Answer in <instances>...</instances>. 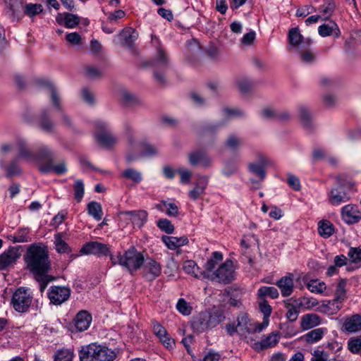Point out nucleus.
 Returning <instances> with one entry per match:
<instances>
[{"instance_id": "f257e3e1", "label": "nucleus", "mask_w": 361, "mask_h": 361, "mask_svg": "<svg viewBox=\"0 0 361 361\" xmlns=\"http://www.w3.org/2000/svg\"><path fill=\"white\" fill-rule=\"evenodd\" d=\"M23 258L25 269L33 274L39 284V290L44 292L48 283L55 280L48 274L51 267L47 247L32 243L28 246Z\"/></svg>"}, {"instance_id": "f03ea898", "label": "nucleus", "mask_w": 361, "mask_h": 361, "mask_svg": "<svg viewBox=\"0 0 361 361\" xmlns=\"http://www.w3.org/2000/svg\"><path fill=\"white\" fill-rule=\"evenodd\" d=\"M116 357L114 351L95 343L82 346L79 351L80 361H114Z\"/></svg>"}, {"instance_id": "7ed1b4c3", "label": "nucleus", "mask_w": 361, "mask_h": 361, "mask_svg": "<svg viewBox=\"0 0 361 361\" xmlns=\"http://www.w3.org/2000/svg\"><path fill=\"white\" fill-rule=\"evenodd\" d=\"M32 299L33 296L30 290L20 287L13 293L11 305L16 312L25 313L29 311Z\"/></svg>"}, {"instance_id": "20e7f679", "label": "nucleus", "mask_w": 361, "mask_h": 361, "mask_svg": "<svg viewBox=\"0 0 361 361\" xmlns=\"http://www.w3.org/2000/svg\"><path fill=\"white\" fill-rule=\"evenodd\" d=\"M94 126L97 130L94 133V138L101 146L109 149L116 144L117 138L109 131V123L98 120L94 122Z\"/></svg>"}, {"instance_id": "39448f33", "label": "nucleus", "mask_w": 361, "mask_h": 361, "mask_svg": "<svg viewBox=\"0 0 361 361\" xmlns=\"http://www.w3.org/2000/svg\"><path fill=\"white\" fill-rule=\"evenodd\" d=\"M144 262L143 255L134 247H130L118 258V264L126 267L130 272L139 269Z\"/></svg>"}, {"instance_id": "423d86ee", "label": "nucleus", "mask_w": 361, "mask_h": 361, "mask_svg": "<svg viewBox=\"0 0 361 361\" xmlns=\"http://www.w3.org/2000/svg\"><path fill=\"white\" fill-rule=\"evenodd\" d=\"M351 182L345 183L340 178H337V184L333 188L329 195V202L334 206L340 205L342 203L348 202L350 196L347 191L353 187Z\"/></svg>"}, {"instance_id": "0eeeda50", "label": "nucleus", "mask_w": 361, "mask_h": 361, "mask_svg": "<svg viewBox=\"0 0 361 361\" xmlns=\"http://www.w3.org/2000/svg\"><path fill=\"white\" fill-rule=\"evenodd\" d=\"M209 279L224 284H228L232 282L235 279L233 262L230 259H226L217 269L209 275Z\"/></svg>"}, {"instance_id": "6e6552de", "label": "nucleus", "mask_w": 361, "mask_h": 361, "mask_svg": "<svg viewBox=\"0 0 361 361\" xmlns=\"http://www.w3.org/2000/svg\"><path fill=\"white\" fill-rule=\"evenodd\" d=\"M55 154L48 147H41L34 160H38L40 162L39 170L43 173H48L52 170V164L54 162Z\"/></svg>"}, {"instance_id": "1a4fd4ad", "label": "nucleus", "mask_w": 361, "mask_h": 361, "mask_svg": "<svg viewBox=\"0 0 361 361\" xmlns=\"http://www.w3.org/2000/svg\"><path fill=\"white\" fill-rule=\"evenodd\" d=\"M169 61L168 56L163 49L157 50L154 59L151 61V65L154 67V77L157 81L160 84H165L166 79L163 73L158 71L159 69L167 68Z\"/></svg>"}, {"instance_id": "9d476101", "label": "nucleus", "mask_w": 361, "mask_h": 361, "mask_svg": "<svg viewBox=\"0 0 361 361\" xmlns=\"http://www.w3.org/2000/svg\"><path fill=\"white\" fill-rule=\"evenodd\" d=\"M71 293V290L67 286H52L49 288L47 295L50 303L60 305L68 300Z\"/></svg>"}, {"instance_id": "9b49d317", "label": "nucleus", "mask_w": 361, "mask_h": 361, "mask_svg": "<svg viewBox=\"0 0 361 361\" xmlns=\"http://www.w3.org/2000/svg\"><path fill=\"white\" fill-rule=\"evenodd\" d=\"M20 257V246L10 247L0 255V271L16 264Z\"/></svg>"}, {"instance_id": "f8f14e48", "label": "nucleus", "mask_w": 361, "mask_h": 361, "mask_svg": "<svg viewBox=\"0 0 361 361\" xmlns=\"http://www.w3.org/2000/svg\"><path fill=\"white\" fill-rule=\"evenodd\" d=\"M80 253L82 255H94L99 257L106 256L109 254L108 245L92 241L85 243L80 249Z\"/></svg>"}, {"instance_id": "ddd939ff", "label": "nucleus", "mask_w": 361, "mask_h": 361, "mask_svg": "<svg viewBox=\"0 0 361 361\" xmlns=\"http://www.w3.org/2000/svg\"><path fill=\"white\" fill-rule=\"evenodd\" d=\"M288 41L290 44V49L295 51L307 45L310 46L311 40L310 39H304L301 35L300 29L298 27L290 28L288 33Z\"/></svg>"}, {"instance_id": "4468645a", "label": "nucleus", "mask_w": 361, "mask_h": 361, "mask_svg": "<svg viewBox=\"0 0 361 361\" xmlns=\"http://www.w3.org/2000/svg\"><path fill=\"white\" fill-rule=\"evenodd\" d=\"M341 215L342 219L347 224H354L361 220V211L355 204H347L341 208Z\"/></svg>"}, {"instance_id": "2eb2a0df", "label": "nucleus", "mask_w": 361, "mask_h": 361, "mask_svg": "<svg viewBox=\"0 0 361 361\" xmlns=\"http://www.w3.org/2000/svg\"><path fill=\"white\" fill-rule=\"evenodd\" d=\"M284 307L287 310L286 317L291 322L297 320L300 312V307L303 306V303L300 300L287 299L284 300Z\"/></svg>"}, {"instance_id": "dca6fc26", "label": "nucleus", "mask_w": 361, "mask_h": 361, "mask_svg": "<svg viewBox=\"0 0 361 361\" xmlns=\"http://www.w3.org/2000/svg\"><path fill=\"white\" fill-rule=\"evenodd\" d=\"M190 164L193 166H201L207 168L212 164L211 158L204 151H195L188 154Z\"/></svg>"}, {"instance_id": "f3484780", "label": "nucleus", "mask_w": 361, "mask_h": 361, "mask_svg": "<svg viewBox=\"0 0 361 361\" xmlns=\"http://www.w3.org/2000/svg\"><path fill=\"white\" fill-rule=\"evenodd\" d=\"M300 121L305 130L312 131L314 128L312 114L310 109L304 105L298 107Z\"/></svg>"}, {"instance_id": "a211bd4d", "label": "nucleus", "mask_w": 361, "mask_h": 361, "mask_svg": "<svg viewBox=\"0 0 361 361\" xmlns=\"http://www.w3.org/2000/svg\"><path fill=\"white\" fill-rule=\"evenodd\" d=\"M276 285L280 289L282 296H290L294 289L293 275L283 276L276 283Z\"/></svg>"}, {"instance_id": "6ab92c4d", "label": "nucleus", "mask_w": 361, "mask_h": 361, "mask_svg": "<svg viewBox=\"0 0 361 361\" xmlns=\"http://www.w3.org/2000/svg\"><path fill=\"white\" fill-rule=\"evenodd\" d=\"M343 327L347 332L355 333L361 331V315L353 314L345 319Z\"/></svg>"}, {"instance_id": "aec40b11", "label": "nucleus", "mask_w": 361, "mask_h": 361, "mask_svg": "<svg viewBox=\"0 0 361 361\" xmlns=\"http://www.w3.org/2000/svg\"><path fill=\"white\" fill-rule=\"evenodd\" d=\"M56 20L59 24H63L68 28H73L80 23V18L70 13H58Z\"/></svg>"}, {"instance_id": "412c9836", "label": "nucleus", "mask_w": 361, "mask_h": 361, "mask_svg": "<svg viewBox=\"0 0 361 361\" xmlns=\"http://www.w3.org/2000/svg\"><path fill=\"white\" fill-rule=\"evenodd\" d=\"M145 270L146 271L145 276L149 281H153L161 273V265L153 259H149L146 262Z\"/></svg>"}, {"instance_id": "4be33fe9", "label": "nucleus", "mask_w": 361, "mask_h": 361, "mask_svg": "<svg viewBox=\"0 0 361 361\" xmlns=\"http://www.w3.org/2000/svg\"><path fill=\"white\" fill-rule=\"evenodd\" d=\"M75 328L79 331L87 330L92 321V316L87 311L79 312L74 319Z\"/></svg>"}, {"instance_id": "5701e85b", "label": "nucleus", "mask_w": 361, "mask_h": 361, "mask_svg": "<svg viewBox=\"0 0 361 361\" xmlns=\"http://www.w3.org/2000/svg\"><path fill=\"white\" fill-rule=\"evenodd\" d=\"M161 240L170 250H176L180 246L187 245L188 243V238L185 235H183L180 238L164 235L161 238Z\"/></svg>"}, {"instance_id": "b1692460", "label": "nucleus", "mask_w": 361, "mask_h": 361, "mask_svg": "<svg viewBox=\"0 0 361 361\" xmlns=\"http://www.w3.org/2000/svg\"><path fill=\"white\" fill-rule=\"evenodd\" d=\"M207 184L208 178L207 177L200 178L196 182L195 188L189 191V197L193 200L200 198L204 193Z\"/></svg>"}, {"instance_id": "393cba45", "label": "nucleus", "mask_w": 361, "mask_h": 361, "mask_svg": "<svg viewBox=\"0 0 361 361\" xmlns=\"http://www.w3.org/2000/svg\"><path fill=\"white\" fill-rule=\"evenodd\" d=\"M223 259V255L220 252H214L212 257L208 259L204 264L203 275L209 279V275L214 271L217 264Z\"/></svg>"}, {"instance_id": "a878e982", "label": "nucleus", "mask_w": 361, "mask_h": 361, "mask_svg": "<svg viewBox=\"0 0 361 361\" xmlns=\"http://www.w3.org/2000/svg\"><path fill=\"white\" fill-rule=\"evenodd\" d=\"M207 319V312H200L197 315L193 317L191 324L193 330L198 332H202L209 329Z\"/></svg>"}, {"instance_id": "bb28decb", "label": "nucleus", "mask_w": 361, "mask_h": 361, "mask_svg": "<svg viewBox=\"0 0 361 361\" xmlns=\"http://www.w3.org/2000/svg\"><path fill=\"white\" fill-rule=\"evenodd\" d=\"M321 324V319L316 314H307L300 319V327L303 330L312 329Z\"/></svg>"}, {"instance_id": "cd10ccee", "label": "nucleus", "mask_w": 361, "mask_h": 361, "mask_svg": "<svg viewBox=\"0 0 361 361\" xmlns=\"http://www.w3.org/2000/svg\"><path fill=\"white\" fill-rule=\"evenodd\" d=\"M125 214L130 217L132 223L138 227H142L147 220V213L145 210L128 211Z\"/></svg>"}, {"instance_id": "c85d7f7f", "label": "nucleus", "mask_w": 361, "mask_h": 361, "mask_svg": "<svg viewBox=\"0 0 361 361\" xmlns=\"http://www.w3.org/2000/svg\"><path fill=\"white\" fill-rule=\"evenodd\" d=\"M237 326L238 328V332L244 334L245 333L252 334L253 333L252 325L248 319V316L245 313H241L237 318Z\"/></svg>"}, {"instance_id": "c756f323", "label": "nucleus", "mask_w": 361, "mask_h": 361, "mask_svg": "<svg viewBox=\"0 0 361 361\" xmlns=\"http://www.w3.org/2000/svg\"><path fill=\"white\" fill-rule=\"evenodd\" d=\"M38 126L43 131L51 133L54 131V123L50 119L47 110H43L38 118Z\"/></svg>"}, {"instance_id": "7c9ffc66", "label": "nucleus", "mask_w": 361, "mask_h": 361, "mask_svg": "<svg viewBox=\"0 0 361 361\" xmlns=\"http://www.w3.org/2000/svg\"><path fill=\"white\" fill-rule=\"evenodd\" d=\"M54 244L56 251L59 254L70 253L72 252L71 248L65 241L63 233H57L54 235Z\"/></svg>"}, {"instance_id": "2f4dec72", "label": "nucleus", "mask_w": 361, "mask_h": 361, "mask_svg": "<svg viewBox=\"0 0 361 361\" xmlns=\"http://www.w3.org/2000/svg\"><path fill=\"white\" fill-rule=\"evenodd\" d=\"M23 8V4L18 0H10L6 10V14L13 20L20 19V11Z\"/></svg>"}, {"instance_id": "473e14b6", "label": "nucleus", "mask_w": 361, "mask_h": 361, "mask_svg": "<svg viewBox=\"0 0 361 361\" xmlns=\"http://www.w3.org/2000/svg\"><path fill=\"white\" fill-rule=\"evenodd\" d=\"M30 230L27 228H22L17 230L16 233L8 235V239L13 243H27L31 241L29 235Z\"/></svg>"}, {"instance_id": "72a5a7b5", "label": "nucleus", "mask_w": 361, "mask_h": 361, "mask_svg": "<svg viewBox=\"0 0 361 361\" xmlns=\"http://www.w3.org/2000/svg\"><path fill=\"white\" fill-rule=\"evenodd\" d=\"M326 331L324 328L314 329L305 334L302 338L307 343H314L322 338Z\"/></svg>"}, {"instance_id": "f704fd0d", "label": "nucleus", "mask_w": 361, "mask_h": 361, "mask_svg": "<svg viewBox=\"0 0 361 361\" xmlns=\"http://www.w3.org/2000/svg\"><path fill=\"white\" fill-rule=\"evenodd\" d=\"M73 350L69 348L59 349L53 356L54 361H73Z\"/></svg>"}, {"instance_id": "c9c22d12", "label": "nucleus", "mask_w": 361, "mask_h": 361, "mask_svg": "<svg viewBox=\"0 0 361 361\" xmlns=\"http://www.w3.org/2000/svg\"><path fill=\"white\" fill-rule=\"evenodd\" d=\"M318 232L322 237L327 238L334 232V225L328 220L320 221L318 224Z\"/></svg>"}, {"instance_id": "e433bc0d", "label": "nucleus", "mask_w": 361, "mask_h": 361, "mask_svg": "<svg viewBox=\"0 0 361 361\" xmlns=\"http://www.w3.org/2000/svg\"><path fill=\"white\" fill-rule=\"evenodd\" d=\"M347 281L345 279H340L335 290L334 301H338L341 303L346 299V286Z\"/></svg>"}, {"instance_id": "4c0bfd02", "label": "nucleus", "mask_w": 361, "mask_h": 361, "mask_svg": "<svg viewBox=\"0 0 361 361\" xmlns=\"http://www.w3.org/2000/svg\"><path fill=\"white\" fill-rule=\"evenodd\" d=\"M259 299L265 300L267 296L270 297L272 299L279 298V293L278 290L273 286H262L259 288L257 292Z\"/></svg>"}, {"instance_id": "58836bf2", "label": "nucleus", "mask_w": 361, "mask_h": 361, "mask_svg": "<svg viewBox=\"0 0 361 361\" xmlns=\"http://www.w3.org/2000/svg\"><path fill=\"white\" fill-rule=\"evenodd\" d=\"M318 32L322 37H327L335 34L338 35L340 31L337 24L331 23V25L323 24L318 27Z\"/></svg>"}, {"instance_id": "ea45409f", "label": "nucleus", "mask_w": 361, "mask_h": 361, "mask_svg": "<svg viewBox=\"0 0 361 361\" xmlns=\"http://www.w3.org/2000/svg\"><path fill=\"white\" fill-rule=\"evenodd\" d=\"M87 212L97 221H100L102 218V208L99 202L92 201L88 203Z\"/></svg>"}, {"instance_id": "a19ab883", "label": "nucleus", "mask_w": 361, "mask_h": 361, "mask_svg": "<svg viewBox=\"0 0 361 361\" xmlns=\"http://www.w3.org/2000/svg\"><path fill=\"white\" fill-rule=\"evenodd\" d=\"M121 97L123 104L128 106H134L140 103V99L135 94L127 90L122 91Z\"/></svg>"}, {"instance_id": "79ce46f5", "label": "nucleus", "mask_w": 361, "mask_h": 361, "mask_svg": "<svg viewBox=\"0 0 361 361\" xmlns=\"http://www.w3.org/2000/svg\"><path fill=\"white\" fill-rule=\"evenodd\" d=\"M121 176L126 179L132 180L135 183H139L142 180V173L133 168L124 170Z\"/></svg>"}, {"instance_id": "37998d69", "label": "nucleus", "mask_w": 361, "mask_h": 361, "mask_svg": "<svg viewBox=\"0 0 361 361\" xmlns=\"http://www.w3.org/2000/svg\"><path fill=\"white\" fill-rule=\"evenodd\" d=\"M224 145L227 149L236 151L242 145V139L236 135L231 134L228 136Z\"/></svg>"}, {"instance_id": "c03bdc74", "label": "nucleus", "mask_w": 361, "mask_h": 361, "mask_svg": "<svg viewBox=\"0 0 361 361\" xmlns=\"http://www.w3.org/2000/svg\"><path fill=\"white\" fill-rule=\"evenodd\" d=\"M74 190V198L77 202H80L85 194V185L80 179H76L73 185Z\"/></svg>"}, {"instance_id": "a18cd8bd", "label": "nucleus", "mask_w": 361, "mask_h": 361, "mask_svg": "<svg viewBox=\"0 0 361 361\" xmlns=\"http://www.w3.org/2000/svg\"><path fill=\"white\" fill-rule=\"evenodd\" d=\"M207 322L209 329L216 326L224 319V316L220 312L207 313Z\"/></svg>"}, {"instance_id": "49530a36", "label": "nucleus", "mask_w": 361, "mask_h": 361, "mask_svg": "<svg viewBox=\"0 0 361 361\" xmlns=\"http://www.w3.org/2000/svg\"><path fill=\"white\" fill-rule=\"evenodd\" d=\"M183 269L185 273L188 274H191L195 277H198L199 273L203 274L201 271H200V268L197 265L195 261L193 260H186L183 263Z\"/></svg>"}, {"instance_id": "de8ad7c7", "label": "nucleus", "mask_w": 361, "mask_h": 361, "mask_svg": "<svg viewBox=\"0 0 361 361\" xmlns=\"http://www.w3.org/2000/svg\"><path fill=\"white\" fill-rule=\"evenodd\" d=\"M310 47L305 45L300 49L295 50V51L300 55V60L305 63H311L314 60V54L309 49Z\"/></svg>"}, {"instance_id": "09e8293b", "label": "nucleus", "mask_w": 361, "mask_h": 361, "mask_svg": "<svg viewBox=\"0 0 361 361\" xmlns=\"http://www.w3.org/2000/svg\"><path fill=\"white\" fill-rule=\"evenodd\" d=\"M264 166L262 164H257L255 162L250 163L248 165L249 171L259 178V180L262 181L266 177V171Z\"/></svg>"}, {"instance_id": "8fccbe9b", "label": "nucleus", "mask_w": 361, "mask_h": 361, "mask_svg": "<svg viewBox=\"0 0 361 361\" xmlns=\"http://www.w3.org/2000/svg\"><path fill=\"white\" fill-rule=\"evenodd\" d=\"M308 290L314 293H322L326 288L324 282H319L318 280H311L307 284Z\"/></svg>"}, {"instance_id": "3c124183", "label": "nucleus", "mask_w": 361, "mask_h": 361, "mask_svg": "<svg viewBox=\"0 0 361 361\" xmlns=\"http://www.w3.org/2000/svg\"><path fill=\"white\" fill-rule=\"evenodd\" d=\"M341 302L338 301H334V298L331 300L325 301L323 304L322 307L324 311L329 314H334L337 312L342 307Z\"/></svg>"}, {"instance_id": "603ef678", "label": "nucleus", "mask_w": 361, "mask_h": 361, "mask_svg": "<svg viewBox=\"0 0 361 361\" xmlns=\"http://www.w3.org/2000/svg\"><path fill=\"white\" fill-rule=\"evenodd\" d=\"M348 257L351 263L359 264L360 267L361 264V247H350Z\"/></svg>"}, {"instance_id": "864d4df0", "label": "nucleus", "mask_w": 361, "mask_h": 361, "mask_svg": "<svg viewBox=\"0 0 361 361\" xmlns=\"http://www.w3.org/2000/svg\"><path fill=\"white\" fill-rule=\"evenodd\" d=\"M19 155L27 160H34L35 154H34L27 147L26 143L23 141H20L18 143Z\"/></svg>"}, {"instance_id": "5fc2aeb1", "label": "nucleus", "mask_w": 361, "mask_h": 361, "mask_svg": "<svg viewBox=\"0 0 361 361\" xmlns=\"http://www.w3.org/2000/svg\"><path fill=\"white\" fill-rule=\"evenodd\" d=\"M237 84L240 91L243 94L250 92L254 87L253 82L247 78L238 79Z\"/></svg>"}, {"instance_id": "6e6d98bb", "label": "nucleus", "mask_w": 361, "mask_h": 361, "mask_svg": "<svg viewBox=\"0 0 361 361\" xmlns=\"http://www.w3.org/2000/svg\"><path fill=\"white\" fill-rule=\"evenodd\" d=\"M279 340V334L272 332L261 341V346L267 348L275 345Z\"/></svg>"}, {"instance_id": "4d7b16f0", "label": "nucleus", "mask_w": 361, "mask_h": 361, "mask_svg": "<svg viewBox=\"0 0 361 361\" xmlns=\"http://www.w3.org/2000/svg\"><path fill=\"white\" fill-rule=\"evenodd\" d=\"M335 4L331 1H326L319 8V11L322 13L323 20H327L334 13L335 9Z\"/></svg>"}, {"instance_id": "13d9d810", "label": "nucleus", "mask_w": 361, "mask_h": 361, "mask_svg": "<svg viewBox=\"0 0 361 361\" xmlns=\"http://www.w3.org/2000/svg\"><path fill=\"white\" fill-rule=\"evenodd\" d=\"M42 11V6L38 4H27L25 6V13L30 17H34Z\"/></svg>"}, {"instance_id": "bf43d9fd", "label": "nucleus", "mask_w": 361, "mask_h": 361, "mask_svg": "<svg viewBox=\"0 0 361 361\" xmlns=\"http://www.w3.org/2000/svg\"><path fill=\"white\" fill-rule=\"evenodd\" d=\"M7 178H11L20 173V169L17 159H13L6 168Z\"/></svg>"}, {"instance_id": "052dcab7", "label": "nucleus", "mask_w": 361, "mask_h": 361, "mask_svg": "<svg viewBox=\"0 0 361 361\" xmlns=\"http://www.w3.org/2000/svg\"><path fill=\"white\" fill-rule=\"evenodd\" d=\"M157 225L160 230L168 234H171L174 231L173 225L171 224V221L167 219H159Z\"/></svg>"}, {"instance_id": "680f3d73", "label": "nucleus", "mask_w": 361, "mask_h": 361, "mask_svg": "<svg viewBox=\"0 0 361 361\" xmlns=\"http://www.w3.org/2000/svg\"><path fill=\"white\" fill-rule=\"evenodd\" d=\"M329 357V355L326 351L318 348L312 353L310 361H327Z\"/></svg>"}, {"instance_id": "e2e57ef3", "label": "nucleus", "mask_w": 361, "mask_h": 361, "mask_svg": "<svg viewBox=\"0 0 361 361\" xmlns=\"http://www.w3.org/2000/svg\"><path fill=\"white\" fill-rule=\"evenodd\" d=\"M348 348L352 353L357 354L360 353L361 350V338H350L348 341Z\"/></svg>"}, {"instance_id": "0e129e2a", "label": "nucleus", "mask_w": 361, "mask_h": 361, "mask_svg": "<svg viewBox=\"0 0 361 361\" xmlns=\"http://www.w3.org/2000/svg\"><path fill=\"white\" fill-rule=\"evenodd\" d=\"M327 155L326 150L321 147L314 148L312 154V159L314 162L326 159Z\"/></svg>"}, {"instance_id": "69168bd1", "label": "nucleus", "mask_w": 361, "mask_h": 361, "mask_svg": "<svg viewBox=\"0 0 361 361\" xmlns=\"http://www.w3.org/2000/svg\"><path fill=\"white\" fill-rule=\"evenodd\" d=\"M176 308L178 312L183 315H189L191 313V307L183 298L178 300L176 305Z\"/></svg>"}, {"instance_id": "338daca9", "label": "nucleus", "mask_w": 361, "mask_h": 361, "mask_svg": "<svg viewBox=\"0 0 361 361\" xmlns=\"http://www.w3.org/2000/svg\"><path fill=\"white\" fill-rule=\"evenodd\" d=\"M161 205L166 207V214L167 215L171 216H176L178 214V207L176 204L172 202H167L166 201H162Z\"/></svg>"}, {"instance_id": "774afa93", "label": "nucleus", "mask_w": 361, "mask_h": 361, "mask_svg": "<svg viewBox=\"0 0 361 361\" xmlns=\"http://www.w3.org/2000/svg\"><path fill=\"white\" fill-rule=\"evenodd\" d=\"M238 169L237 164L234 161H227L222 170V173L226 176H230L236 172Z\"/></svg>"}]
</instances>
